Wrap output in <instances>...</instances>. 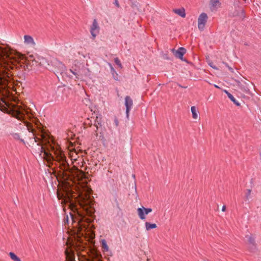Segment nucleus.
<instances>
[{"label": "nucleus", "instance_id": "obj_1", "mask_svg": "<svg viewBox=\"0 0 261 261\" xmlns=\"http://www.w3.org/2000/svg\"><path fill=\"white\" fill-rule=\"evenodd\" d=\"M43 141L40 148L41 152L43 153V158L46 161L48 164H51L54 161L58 162L59 167L62 171L63 176L66 180H73L77 178L78 180L80 178H85L84 173L77 168L74 167H71L69 163L66 161V158L61 150L56 148L51 145L47 147V151L45 150L43 146Z\"/></svg>", "mask_w": 261, "mask_h": 261}, {"label": "nucleus", "instance_id": "obj_2", "mask_svg": "<svg viewBox=\"0 0 261 261\" xmlns=\"http://www.w3.org/2000/svg\"><path fill=\"white\" fill-rule=\"evenodd\" d=\"M69 233L66 242L67 248L65 253L66 258L69 261H73L74 259V250L77 243L82 245L87 244V242H92L95 237V234L92 229H67Z\"/></svg>", "mask_w": 261, "mask_h": 261}, {"label": "nucleus", "instance_id": "obj_3", "mask_svg": "<svg viewBox=\"0 0 261 261\" xmlns=\"http://www.w3.org/2000/svg\"><path fill=\"white\" fill-rule=\"evenodd\" d=\"M91 189L86 186L84 188L83 192L80 195V199L79 203L80 206L85 211L86 213L90 216L94 214V201L90 194Z\"/></svg>", "mask_w": 261, "mask_h": 261}, {"label": "nucleus", "instance_id": "obj_4", "mask_svg": "<svg viewBox=\"0 0 261 261\" xmlns=\"http://www.w3.org/2000/svg\"><path fill=\"white\" fill-rule=\"evenodd\" d=\"M51 63L54 67V71L55 72L60 73L63 76L64 74L67 75L66 67L62 62L55 59L51 61Z\"/></svg>", "mask_w": 261, "mask_h": 261}, {"label": "nucleus", "instance_id": "obj_5", "mask_svg": "<svg viewBox=\"0 0 261 261\" xmlns=\"http://www.w3.org/2000/svg\"><path fill=\"white\" fill-rule=\"evenodd\" d=\"M207 19V15L205 13H202L199 15L198 18V28L200 31L203 30Z\"/></svg>", "mask_w": 261, "mask_h": 261}, {"label": "nucleus", "instance_id": "obj_6", "mask_svg": "<svg viewBox=\"0 0 261 261\" xmlns=\"http://www.w3.org/2000/svg\"><path fill=\"white\" fill-rule=\"evenodd\" d=\"M12 116L17 119H21L24 115V110L17 106H14L11 110Z\"/></svg>", "mask_w": 261, "mask_h": 261}, {"label": "nucleus", "instance_id": "obj_7", "mask_svg": "<svg viewBox=\"0 0 261 261\" xmlns=\"http://www.w3.org/2000/svg\"><path fill=\"white\" fill-rule=\"evenodd\" d=\"M99 32V27L96 19H94L90 28V33L92 36L93 39H95Z\"/></svg>", "mask_w": 261, "mask_h": 261}, {"label": "nucleus", "instance_id": "obj_8", "mask_svg": "<svg viewBox=\"0 0 261 261\" xmlns=\"http://www.w3.org/2000/svg\"><path fill=\"white\" fill-rule=\"evenodd\" d=\"M133 100L129 96H126L125 97V106L126 107V117L128 118L129 117V113L133 107Z\"/></svg>", "mask_w": 261, "mask_h": 261}, {"label": "nucleus", "instance_id": "obj_9", "mask_svg": "<svg viewBox=\"0 0 261 261\" xmlns=\"http://www.w3.org/2000/svg\"><path fill=\"white\" fill-rule=\"evenodd\" d=\"M221 7V3L220 0H210V8L212 11H215Z\"/></svg>", "mask_w": 261, "mask_h": 261}, {"label": "nucleus", "instance_id": "obj_10", "mask_svg": "<svg viewBox=\"0 0 261 261\" xmlns=\"http://www.w3.org/2000/svg\"><path fill=\"white\" fill-rule=\"evenodd\" d=\"M24 42L25 44L34 47L35 45V43L33 38L29 35H24Z\"/></svg>", "mask_w": 261, "mask_h": 261}, {"label": "nucleus", "instance_id": "obj_11", "mask_svg": "<svg viewBox=\"0 0 261 261\" xmlns=\"http://www.w3.org/2000/svg\"><path fill=\"white\" fill-rule=\"evenodd\" d=\"M186 50L184 47H179L177 50H176L174 53V55L176 57L182 60L183 56L186 53Z\"/></svg>", "mask_w": 261, "mask_h": 261}, {"label": "nucleus", "instance_id": "obj_12", "mask_svg": "<svg viewBox=\"0 0 261 261\" xmlns=\"http://www.w3.org/2000/svg\"><path fill=\"white\" fill-rule=\"evenodd\" d=\"M173 12L182 18H185L186 17L185 10L183 8L174 9Z\"/></svg>", "mask_w": 261, "mask_h": 261}, {"label": "nucleus", "instance_id": "obj_13", "mask_svg": "<svg viewBox=\"0 0 261 261\" xmlns=\"http://www.w3.org/2000/svg\"><path fill=\"white\" fill-rule=\"evenodd\" d=\"M101 123H102V120H101V116H97L96 118H95V119L94 124V125L96 127L95 132L97 131V130L98 129L99 126H101Z\"/></svg>", "mask_w": 261, "mask_h": 261}, {"label": "nucleus", "instance_id": "obj_14", "mask_svg": "<svg viewBox=\"0 0 261 261\" xmlns=\"http://www.w3.org/2000/svg\"><path fill=\"white\" fill-rule=\"evenodd\" d=\"M226 93L227 96L228 98L232 101L233 102L237 105V106H240V103L235 99V98L233 97V96L230 94L229 92H228L227 90L224 91Z\"/></svg>", "mask_w": 261, "mask_h": 261}, {"label": "nucleus", "instance_id": "obj_15", "mask_svg": "<svg viewBox=\"0 0 261 261\" xmlns=\"http://www.w3.org/2000/svg\"><path fill=\"white\" fill-rule=\"evenodd\" d=\"M137 211L139 218L141 220H144L145 219V215L144 213L142 207L138 208Z\"/></svg>", "mask_w": 261, "mask_h": 261}, {"label": "nucleus", "instance_id": "obj_16", "mask_svg": "<svg viewBox=\"0 0 261 261\" xmlns=\"http://www.w3.org/2000/svg\"><path fill=\"white\" fill-rule=\"evenodd\" d=\"M245 238H246V241L249 244H254V237L252 234L246 236Z\"/></svg>", "mask_w": 261, "mask_h": 261}, {"label": "nucleus", "instance_id": "obj_17", "mask_svg": "<svg viewBox=\"0 0 261 261\" xmlns=\"http://www.w3.org/2000/svg\"><path fill=\"white\" fill-rule=\"evenodd\" d=\"M191 110L193 118L194 119H197L198 118V114L197 113L196 107L195 106L191 107Z\"/></svg>", "mask_w": 261, "mask_h": 261}, {"label": "nucleus", "instance_id": "obj_18", "mask_svg": "<svg viewBox=\"0 0 261 261\" xmlns=\"http://www.w3.org/2000/svg\"><path fill=\"white\" fill-rule=\"evenodd\" d=\"M157 226L155 223H150L147 222L145 223V228L146 229L155 228Z\"/></svg>", "mask_w": 261, "mask_h": 261}, {"label": "nucleus", "instance_id": "obj_19", "mask_svg": "<svg viewBox=\"0 0 261 261\" xmlns=\"http://www.w3.org/2000/svg\"><path fill=\"white\" fill-rule=\"evenodd\" d=\"M101 245H102V247L103 249V251L108 252L109 251V247L107 244L106 240H101Z\"/></svg>", "mask_w": 261, "mask_h": 261}, {"label": "nucleus", "instance_id": "obj_20", "mask_svg": "<svg viewBox=\"0 0 261 261\" xmlns=\"http://www.w3.org/2000/svg\"><path fill=\"white\" fill-rule=\"evenodd\" d=\"M108 65H109V67H110V68L111 72L112 74H113L114 78L115 80H117V78H116V77H115V74H116V75H117V72H116V71H115V70L114 69V68H113V67L111 63H108Z\"/></svg>", "mask_w": 261, "mask_h": 261}, {"label": "nucleus", "instance_id": "obj_21", "mask_svg": "<svg viewBox=\"0 0 261 261\" xmlns=\"http://www.w3.org/2000/svg\"><path fill=\"white\" fill-rule=\"evenodd\" d=\"M251 193V190L250 189H247L245 191V200H248L250 198Z\"/></svg>", "mask_w": 261, "mask_h": 261}, {"label": "nucleus", "instance_id": "obj_22", "mask_svg": "<svg viewBox=\"0 0 261 261\" xmlns=\"http://www.w3.org/2000/svg\"><path fill=\"white\" fill-rule=\"evenodd\" d=\"M10 256L11 258L14 261H21L20 258H18L14 253L10 252Z\"/></svg>", "mask_w": 261, "mask_h": 261}, {"label": "nucleus", "instance_id": "obj_23", "mask_svg": "<svg viewBox=\"0 0 261 261\" xmlns=\"http://www.w3.org/2000/svg\"><path fill=\"white\" fill-rule=\"evenodd\" d=\"M143 210L144 211V213L145 215L148 214L149 213L152 212V209L151 208H145L143 206L142 207Z\"/></svg>", "mask_w": 261, "mask_h": 261}, {"label": "nucleus", "instance_id": "obj_24", "mask_svg": "<svg viewBox=\"0 0 261 261\" xmlns=\"http://www.w3.org/2000/svg\"><path fill=\"white\" fill-rule=\"evenodd\" d=\"M69 71H70L71 73H72L73 75H74L75 76V78H76V79H79L81 78V75H80V74H78L77 73H76V72H75L73 71L72 70L70 69V70H69Z\"/></svg>", "mask_w": 261, "mask_h": 261}, {"label": "nucleus", "instance_id": "obj_25", "mask_svg": "<svg viewBox=\"0 0 261 261\" xmlns=\"http://www.w3.org/2000/svg\"><path fill=\"white\" fill-rule=\"evenodd\" d=\"M114 61L115 62V63L118 65L119 67H120L121 68L122 67V65H121V63L120 62V61L119 60V59L118 58H115L114 59Z\"/></svg>", "mask_w": 261, "mask_h": 261}, {"label": "nucleus", "instance_id": "obj_26", "mask_svg": "<svg viewBox=\"0 0 261 261\" xmlns=\"http://www.w3.org/2000/svg\"><path fill=\"white\" fill-rule=\"evenodd\" d=\"M64 222L65 224L68 223V217L67 216L66 218L65 217L64 219Z\"/></svg>", "mask_w": 261, "mask_h": 261}, {"label": "nucleus", "instance_id": "obj_27", "mask_svg": "<svg viewBox=\"0 0 261 261\" xmlns=\"http://www.w3.org/2000/svg\"><path fill=\"white\" fill-rule=\"evenodd\" d=\"M115 4L117 7H119V4L118 0H115Z\"/></svg>", "mask_w": 261, "mask_h": 261}, {"label": "nucleus", "instance_id": "obj_28", "mask_svg": "<svg viewBox=\"0 0 261 261\" xmlns=\"http://www.w3.org/2000/svg\"><path fill=\"white\" fill-rule=\"evenodd\" d=\"M115 123L116 124V126H117L118 125V124H119V122H118V120L116 118L115 119Z\"/></svg>", "mask_w": 261, "mask_h": 261}, {"label": "nucleus", "instance_id": "obj_29", "mask_svg": "<svg viewBox=\"0 0 261 261\" xmlns=\"http://www.w3.org/2000/svg\"><path fill=\"white\" fill-rule=\"evenodd\" d=\"M226 207L225 205H224L222 207V211L225 212V211H226Z\"/></svg>", "mask_w": 261, "mask_h": 261}, {"label": "nucleus", "instance_id": "obj_30", "mask_svg": "<svg viewBox=\"0 0 261 261\" xmlns=\"http://www.w3.org/2000/svg\"><path fill=\"white\" fill-rule=\"evenodd\" d=\"M19 135L18 134H15L14 135V138H15V139H18L19 138Z\"/></svg>", "mask_w": 261, "mask_h": 261}, {"label": "nucleus", "instance_id": "obj_31", "mask_svg": "<svg viewBox=\"0 0 261 261\" xmlns=\"http://www.w3.org/2000/svg\"><path fill=\"white\" fill-rule=\"evenodd\" d=\"M73 228H76L75 227H73ZM78 228L81 229V228H81V227H79Z\"/></svg>", "mask_w": 261, "mask_h": 261}, {"label": "nucleus", "instance_id": "obj_32", "mask_svg": "<svg viewBox=\"0 0 261 261\" xmlns=\"http://www.w3.org/2000/svg\"><path fill=\"white\" fill-rule=\"evenodd\" d=\"M215 87H216V88H219V87L217 85H215Z\"/></svg>", "mask_w": 261, "mask_h": 261}]
</instances>
